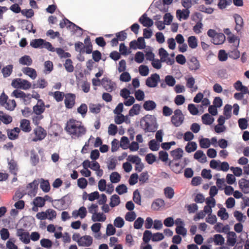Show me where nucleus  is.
Returning a JSON list of instances; mask_svg holds the SVG:
<instances>
[{"label":"nucleus","instance_id":"nucleus-1","mask_svg":"<svg viewBox=\"0 0 249 249\" xmlns=\"http://www.w3.org/2000/svg\"><path fill=\"white\" fill-rule=\"evenodd\" d=\"M65 130L72 139H79L87 132V128L83 123L74 119H69L67 122Z\"/></svg>","mask_w":249,"mask_h":249},{"label":"nucleus","instance_id":"nucleus-2","mask_svg":"<svg viewBox=\"0 0 249 249\" xmlns=\"http://www.w3.org/2000/svg\"><path fill=\"white\" fill-rule=\"evenodd\" d=\"M33 134L34 135L32 141L35 142L40 141L45 139L47 136V131L42 126H37L33 130Z\"/></svg>","mask_w":249,"mask_h":249},{"label":"nucleus","instance_id":"nucleus-3","mask_svg":"<svg viewBox=\"0 0 249 249\" xmlns=\"http://www.w3.org/2000/svg\"><path fill=\"white\" fill-rule=\"evenodd\" d=\"M11 85L15 88L21 89L24 90L29 89L32 86L31 83L28 81L21 78L14 79L12 82Z\"/></svg>","mask_w":249,"mask_h":249},{"label":"nucleus","instance_id":"nucleus-4","mask_svg":"<svg viewBox=\"0 0 249 249\" xmlns=\"http://www.w3.org/2000/svg\"><path fill=\"white\" fill-rule=\"evenodd\" d=\"M174 223L177 226L175 230L176 232L178 235H181L183 236H185L187 230L184 227L185 225L184 222L180 218H177L174 222L172 218V226Z\"/></svg>","mask_w":249,"mask_h":249},{"label":"nucleus","instance_id":"nucleus-5","mask_svg":"<svg viewBox=\"0 0 249 249\" xmlns=\"http://www.w3.org/2000/svg\"><path fill=\"white\" fill-rule=\"evenodd\" d=\"M184 119L182 111L179 109H176L174 111V115L172 116V124L178 126L183 123Z\"/></svg>","mask_w":249,"mask_h":249},{"label":"nucleus","instance_id":"nucleus-6","mask_svg":"<svg viewBox=\"0 0 249 249\" xmlns=\"http://www.w3.org/2000/svg\"><path fill=\"white\" fill-rule=\"evenodd\" d=\"M64 103L67 108H72L75 105L76 96L74 94L67 93L65 96Z\"/></svg>","mask_w":249,"mask_h":249},{"label":"nucleus","instance_id":"nucleus-7","mask_svg":"<svg viewBox=\"0 0 249 249\" xmlns=\"http://www.w3.org/2000/svg\"><path fill=\"white\" fill-rule=\"evenodd\" d=\"M101 84L108 92L112 91L115 89L116 86L115 82L107 77H104L102 79Z\"/></svg>","mask_w":249,"mask_h":249},{"label":"nucleus","instance_id":"nucleus-8","mask_svg":"<svg viewBox=\"0 0 249 249\" xmlns=\"http://www.w3.org/2000/svg\"><path fill=\"white\" fill-rule=\"evenodd\" d=\"M160 80V76L157 73L153 74L146 80V85L147 87L154 88L157 86L158 82Z\"/></svg>","mask_w":249,"mask_h":249},{"label":"nucleus","instance_id":"nucleus-9","mask_svg":"<svg viewBox=\"0 0 249 249\" xmlns=\"http://www.w3.org/2000/svg\"><path fill=\"white\" fill-rule=\"evenodd\" d=\"M17 235L20 237L24 243L27 244L30 242V235L28 232L25 231L23 229H19L17 230Z\"/></svg>","mask_w":249,"mask_h":249},{"label":"nucleus","instance_id":"nucleus-10","mask_svg":"<svg viewBox=\"0 0 249 249\" xmlns=\"http://www.w3.org/2000/svg\"><path fill=\"white\" fill-rule=\"evenodd\" d=\"M8 138L11 140H15L18 138L20 129L18 127H15L13 129H7L6 130Z\"/></svg>","mask_w":249,"mask_h":249},{"label":"nucleus","instance_id":"nucleus-11","mask_svg":"<svg viewBox=\"0 0 249 249\" xmlns=\"http://www.w3.org/2000/svg\"><path fill=\"white\" fill-rule=\"evenodd\" d=\"M139 21L144 26L150 27L153 24V20L147 17L146 13L143 14L139 19Z\"/></svg>","mask_w":249,"mask_h":249},{"label":"nucleus","instance_id":"nucleus-12","mask_svg":"<svg viewBox=\"0 0 249 249\" xmlns=\"http://www.w3.org/2000/svg\"><path fill=\"white\" fill-rule=\"evenodd\" d=\"M141 125L143 126L145 132H154L157 130V127L151 121H144L142 122Z\"/></svg>","mask_w":249,"mask_h":249},{"label":"nucleus","instance_id":"nucleus-13","mask_svg":"<svg viewBox=\"0 0 249 249\" xmlns=\"http://www.w3.org/2000/svg\"><path fill=\"white\" fill-rule=\"evenodd\" d=\"M189 69L191 71L198 70L200 67L199 61L195 57H192L188 62Z\"/></svg>","mask_w":249,"mask_h":249},{"label":"nucleus","instance_id":"nucleus-14","mask_svg":"<svg viewBox=\"0 0 249 249\" xmlns=\"http://www.w3.org/2000/svg\"><path fill=\"white\" fill-rule=\"evenodd\" d=\"M45 110V105L42 100H38L37 104L33 107V111L36 115H40Z\"/></svg>","mask_w":249,"mask_h":249},{"label":"nucleus","instance_id":"nucleus-15","mask_svg":"<svg viewBox=\"0 0 249 249\" xmlns=\"http://www.w3.org/2000/svg\"><path fill=\"white\" fill-rule=\"evenodd\" d=\"M20 129L26 133L30 132L32 130L31 124L29 120L27 119H22L20 123Z\"/></svg>","mask_w":249,"mask_h":249},{"label":"nucleus","instance_id":"nucleus-16","mask_svg":"<svg viewBox=\"0 0 249 249\" xmlns=\"http://www.w3.org/2000/svg\"><path fill=\"white\" fill-rule=\"evenodd\" d=\"M92 238L89 235H85L80 238L79 246L89 247L92 243Z\"/></svg>","mask_w":249,"mask_h":249},{"label":"nucleus","instance_id":"nucleus-17","mask_svg":"<svg viewBox=\"0 0 249 249\" xmlns=\"http://www.w3.org/2000/svg\"><path fill=\"white\" fill-rule=\"evenodd\" d=\"M227 243L229 246L233 247L236 242L237 236L233 231H229L227 233Z\"/></svg>","mask_w":249,"mask_h":249},{"label":"nucleus","instance_id":"nucleus-18","mask_svg":"<svg viewBox=\"0 0 249 249\" xmlns=\"http://www.w3.org/2000/svg\"><path fill=\"white\" fill-rule=\"evenodd\" d=\"M225 36L223 33H217L215 36L212 39V42L215 45L222 44L225 41Z\"/></svg>","mask_w":249,"mask_h":249},{"label":"nucleus","instance_id":"nucleus-19","mask_svg":"<svg viewBox=\"0 0 249 249\" xmlns=\"http://www.w3.org/2000/svg\"><path fill=\"white\" fill-rule=\"evenodd\" d=\"M240 188L245 194L249 193V180L242 178L239 181Z\"/></svg>","mask_w":249,"mask_h":249},{"label":"nucleus","instance_id":"nucleus-20","mask_svg":"<svg viewBox=\"0 0 249 249\" xmlns=\"http://www.w3.org/2000/svg\"><path fill=\"white\" fill-rule=\"evenodd\" d=\"M238 45L239 43L238 42L237 43V45L233 47L232 50H230L228 52V55L230 58L233 59H237L240 57V53L237 50Z\"/></svg>","mask_w":249,"mask_h":249},{"label":"nucleus","instance_id":"nucleus-21","mask_svg":"<svg viewBox=\"0 0 249 249\" xmlns=\"http://www.w3.org/2000/svg\"><path fill=\"white\" fill-rule=\"evenodd\" d=\"M235 21L236 23V26L235 29L237 32L241 30L243 26V20L242 18L238 14H235L234 16Z\"/></svg>","mask_w":249,"mask_h":249},{"label":"nucleus","instance_id":"nucleus-22","mask_svg":"<svg viewBox=\"0 0 249 249\" xmlns=\"http://www.w3.org/2000/svg\"><path fill=\"white\" fill-rule=\"evenodd\" d=\"M67 23H69V25H68L67 28H71V26H72L73 28L76 27V28H78L80 30H82L81 28L76 25L75 24L73 23L72 22L70 21L67 18H65L63 21H61L59 23V26L61 28H64L65 27L67 26Z\"/></svg>","mask_w":249,"mask_h":249},{"label":"nucleus","instance_id":"nucleus-23","mask_svg":"<svg viewBox=\"0 0 249 249\" xmlns=\"http://www.w3.org/2000/svg\"><path fill=\"white\" fill-rule=\"evenodd\" d=\"M22 71L24 74L28 75L33 79H35L37 76L36 70L32 68H24L23 69Z\"/></svg>","mask_w":249,"mask_h":249},{"label":"nucleus","instance_id":"nucleus-24","mask_svg":"<svg viewBox=\"0 0 249 249\" xmlns=\"http://www.w3.org/2000/svg\"><path fill=\"white\" fill-rule=\"evenodd\" d=\"M84 43L86 44L84 45V49H85V52L88 54H90L92 53V45L90 42V38L89 36H87L84 39Z\"/></svg>","mask_w":249,"mask_h":249},{"label":"nucleus","instance_id":"nucleus-25","mask_svg":"<svg viewBox=\"0 0 249 249\" xmlns=\"http://www.w3.org/2000/svg\"><path fill=\"white\" fill-rule=\"evenodd\" d=\"M12 117L8 115H7L2 111H0V122L1 121L4 124H7L12 122Z\"/></svg>","mask_w":249,"mask_h":249},{"label":"nucleus","instance_id":"nucleus-26","mask_svg":"<svg viewBox=\"0 0 249 249\" xmlns=\"http://www.w3.org/2000/svg\"><path fill=\"white\" fill-rule=\"evenodd\" d=\"M91 219L94 222H104L106 220V216L103 213H96L92 214Z\"/></svg>","mask_w":249,"mask_h":249},{"label":"nucleus","instance_id":"nucleus-27","mask_svg":"<svg viewBox=\"0 0 249 249\" xmlns=\"http://www.w3.org/2000/svg\"><path fill=\"white\" fill-rule=\"evenodd\" d=\"M215 245L221 246L224 243L225 239L222 235L217 234H215L212 239Z\"/></svg>","mask_w":249,"mask_h":249},{"label":"nucleus","instance_id":"nucleus-28","mask_svg":"<svg viewBox=\"0 0 249 249\" xmlns=\"http://www.w3.org/2000/svg\"><path fill=\"white\" fill-rule=\"evenodd\" d=\"M202 121L206 125H211L214 121V118L209 113H205L202 115Z\"/></svg>","mask_w":249,"mask_h":249},{"label":"nucleus","instance_id":"nucleus-29","mask_svg":"<svg viewBox=\"0 0 249 249\" xmlns=\"http://www.w3.org/2000/svg\"><path fill=\"white\" fill-rule=\"evenodd\" d=\"M13 65H8L4 67L1 70V72L4 77H9L13 71Z\"/></svg>","mask_w":249,"mask_h":249},{"label":"nucleus","instance_id":"nucleus-30","mask_svg":"<svg viewBox=\"0 0 249 249\" xmlns=\"http://www.w3.org/2000/svg\"><path fill=\"white\" fill-rule=\"evenodd\" d=\"M164 200L161 199H156L152 204L151 208L154 210H159L162 206L164 205Z\"/></svg>","mask_w":249,"mask_h":249},{"label":"nucleus","instance_id":"nucleus-31","mask_svg":"<svg viewBox=\"0 0 249 249\" xmlns=\"http://www.w3.org/2000/svg\"><path fill=\"white\" fill-rule=\"evenodd\" d=\"M233 86L235 89L238 91H240L244 93H247L248 92V88L243 86L242 82L239 80L237 81L234 84Z\"/></svg>","mask_w":249,"mask_h":249},{"label":"nucleus","instance_id":"nucleus-32","mask_svg":"<svg viewBox=\"0 0 249 249\" xmlns=\"http://www.w3.org/2000/svg\"><path fill=\"white\" fill-rule=\"evenodd\" d=\"M44 40L41 38L33 39L30 42V45L34 48H42Z\"/></svg>","mask_w":249,"mask_h":249},{"label":"nucleus","instance_id":"nucleus-33","mask_svg":"<svg viewBox=\"0 0 249 249\" xmlns=\"http://www.w3.org/2000/svg\"><path fill=\"white\" fill-rule=\"evenodd\" d=\"M120 197L117 195H113L110 197V202L109 205L113 208L119 205L120 203Z\"/></svg>","mask_w":249,"mask_h":249},{"label":"nucleus","instance_id":"nucleus-34","mask_svg":"<svg viewBox=\"0 0 249 249\" xmlns=\"http://www.w3.org/2000/svg\"><path fill=\"white\" fill-rule=\"evenodd\" d=\"M189 14L190 11L188 9L178 10L177 11V16L183 19H187L189 16Z\"/></svg>","mask_w":249,"mask_h":249},{"label":"nucleus","instance_id":"nucleus-35","mask_svg":"<svg viewBox=\"0 0 249 249\" xmlns=\"http://www.w3.org/2000/svg\"><path fill=\"white\" fill-rule=\"evenodd\" d=\"M194 157L195 159L200 160L201 162L206 161V157L202 150L197 151L194 154Z\"/></svg>","mask_w":249,"mask_h":249},{"label":"nucleus","instance_id":"nucleus-36","mask_svg":"<svg viewBox=\"0 0 249 249\" xmlns=\"http://www.w3.org/2000/svg\"><path fill=\"white\" fill-rule=\"evenodd\" d=\"M185 151L188 153H191L197 149L196 143L195 142H189L185 146Z\"/></svg>","mask_w":249,"mask_h":249},{"label":"nucleus","instance_id":"nucleus-37","mask_svg":"<svg viewBox=\"0 0 249 249\" xmlns=\"http://www.w3.org/2000/svg\"><path fill=\"white\" fill-rule=\"evenodd\" d=\"M143 107L145 110L150 111L156 108V104L154 101L149 100L144 102Z\"/></svg>","mask_w":249,"mask_h":249},{"label":"nucleus","instance_id":"nucleus-38","mask_svg":"<svg viewBox=\"0 0 249 249\" xmlns=\"http://www.w3.org/2000/svg\"><path fill=\"white\" fill-rule=\"evenodd\" d=\"M2 107L8 110L13 111L16 107V103L14 100H8Z\"/></svg>","mask_w":249,"mask_h":249},{"label":"nucleus","instance_id":"nucleus-39","mask_svg":"<svg viewBox=\"0 0 249 249\" xmlns=\"http://www.w3.org/2000/svg\"><path fill=\"white\" fill-rule=\"evenodd\" d=\"M19 62L22 65L30 66L32 64L33 61L29 56L24 55L19 59Z\"/></svg>","mask_w":249,"mask_h":249},{"label":"nucleus","instance_id":"nucleus-40","mask_svg":"<svg viewBox=\"0 0 249 249\" xmlns=\"http://www.w3.org/2000/svg\"><path fill=\"white\" fill-rule=\"evenodd\" d=\"M9 169L10 172L15 175H17L18 171L17 162L13 160H11L8 163Z\"/></svg>","mask_w":249,"mask_h":249},{"label":"nucleus","instance_id":"nucleus-41","mask_svg":"<svg viewBox=\"0 0 249 249\" xmlns=\"http://www.w3.org/2000/svg\"><path fill=\"white\" fill-rule=\"evenodd\" d=\"M33 204L36 207H43L45 203L42 197L37 196L34 199Z\"/></svg>","mask_w":249,"mask_h":249},{"label":"nucleus","instance_id":"nucleus-42","mask_svg":"<svg viewBox=\"0 0 249 249\" xmlns=\"http://www.w3.org/2000/svg\"><path fill=\"white\" fill-rule=\"evenodd\" d=\"M189 46L192 49H195L197 46V39L195 36H191L188 38Z\"/></svg>","mask_w":249,"mask_h":249},{"label":"nucleus","instance_id":"nucleus-43","mask_svg":"<svg viewBox=\"0 0 249 249\" xmlns=\"http://www.w3.org/2000/svg\"><path fill=\"white\" fill-rule=\"evenodd\" d=\"M199 142L202 148H208L211 145V141L208 138H202L199 140Z\"/></svg>","mask_w":249,"mask_h":249},{"label":"nucleus","instance_id":"nucleus-44","mask_svg":"<svg viewBox=\"0 0 249 249\" xmlns=\"http://www.w3.org/2000/svg\"><path fill=\"white\" fill-rule=\"evenodd\" d=\"M152 238V233L151 231L146 230L144 231L142 240L145 244H147Z\"/></svg>","mask_w":249,"mask_h":249},{"label":"nucleus","instance_id":"nucleus-45","mask_svg":"<svg viewBox=\"0 0 249 249\" xmlns=\"http://www.w3.org/2000/svg\"><path fill=\"white\" fill-rule=\"evenodd\" d=\"M101 106L99 104H90L89 106V109L93 113H99L101 111Z\"/></svg>","mask_w":249,"mask_h":249},{"label":"nucleus","instance_id":"nucleus-46","mask_svg":"<svg viewBox=\"0 0 249 249\" xmlns=\"http://www.w3.org/2000/svg\"><path fill=\"white\" fill-rule=\"evenodd\" d=\"M195 83V80L193 77H191L187 79L186 86L189 89H194L193 91H196L197 89V87L196 86L194 87Z\"/></svg>","mask_w":249,"mask_h":249},{"label":"nucleus","instance_id":"nucleus-47","mask_svg":"<svg viewBox=\"0 0 249 249\" xmlns=\"http://www.w3.org/2000/svg\"><path fill=\"white\" fill-rule=\"evenodd\" d=\"M121 176L116 172H113L110 175V180L112 183H116L120 181Z\"/></svg>","mask_w":249,"mask_h":249},{"label":"nucleus","instance_id":"nucleus-48","mask_svg":"<svg viewBox=\"0 0 249 249\" xmlns=\"http://www.w3.org/2000/svg\"><path fill=\"white\" fill-rule=\"evenodd\" d=\"M40 188L45 193L49 192L50 190V183L48 180L42 179L40 182Z\"/></svg>","mask_w":249,"mask_h":249},{"label":"nucleus","instance_id":"nucleus-49","mask_svg":"<svg viewBox=\"0 0 249 249\" xmlns=\"http://www.w3.org/2000/svg\"><path fill=\"white\" fill-rule=\"evenodd\" d=\"M159 53L160 58V61H166L168 56V53L167 51L163 48H161L159 50Z\"/></svg>","mask_w":249,"mask_h":249},{"label":"nucleus","instance_id":"nucleus-50","mask_svg":"<svg viewBox=\"0 0 249 249\" xmlns=\"http://www.w3.org/2000/svg\"><path fill=\"white\" fill-rule=\"evenodd\" d=\"M64 67L68 72H71L74 70L72 62L71 59H66L64 64Z\"/></svg>","mask_w":249,"mask_h":249},{"label":"nucleus","instance_id":"nucleus-51","mask_svg":"<svg viewBox=\"0 0 249 249\" xmlns=\"http://www.w3.org/2000/svg\"><path fill=\"white\" fill-rule=\"evenodd\" d=\"M47 82L44 79H38L36 84L33 85L34 88L43 89L47 86Z\"/></svg>","mask_w":249,"mask_h":249},{"label":"nucleus","instance_id":"nucleus-52","mask_svg":"<svg viewBox=\"0 0 249 249\" xmlns=\"http://www.w3.org/2000/svg\"><path fill=\"white\" fill-rule=\"evenodd\" d=\"M141 106L139 104H135L133 107L129 111V115L130 116H133L134 115H137L139 113Z\"/></svg>","mask_w":249,"mask_h":249},{"label":"nucleus","instance_id":"nucleus-53","mask_svg":"<svg viewBox=\"0 0 249 249\" xmlns=\"http://www.w3.org/2000/svg\"><path fill=\"white\" fill-rule=\"evenodd\" d=\"M116 192L120 195L126 193L127 191L126 186L124 184L119 185L116 188Z\"/></svg>","mask_w":249,"mask_h":249},{"label":"nucleus","instance_id":"nucleus-54","mask_svg":"<svg viewBox=\"0 0 249 249\" xmlns=\"http://www.w3.org/2000/svg\"><path fill=\"white\" fill-rule=\"evenodd\" d=\"M218 216L220 217L222 220H226L229 217V214L226 212V209L224 208H221L217 213Z\"/></svg>","mask_w":249,"mask_h":249},{"label":"nucleus","instance_id":"nucleus-55","mask_svg":"<svg viewBox=\"0 0 249 249\" xmlns=\"http://www.w3.org/2000/svg\"><path fill=\"white\" fill-rule=\"evenodd\" d=\"M228 53H226L224 50H220L218 54V58L220 61H225L228 59Z\"/></svg>","mask_w":249,"mask_h":249},{"label":"nucleus","instance_id":"nucleus-56","mask_svg":"<svg viewBox=\"0 0 249 249\" xmlns=\"http://www.w3.org/2000/svg\"><path fill=\"white\" fill-rule=\"evenodd\" d=\"M53 94L54 98L58 102L62 101L65 96L64 92L59 91H55Z\"/></svg>","mask_w":249,"mask_h":249},{"label":"nucleus","instance_id":"nucleus-57","mask_svg":"<svg viewBox=\"0 0 249 249\" xmlns=\"http://www.w3.org/2000/svg\"><path fill=\"white\" fill-rule=\"evenodd\" d=\"M148 145L152 151H157L160 147L159 143H158L155 140H151L148 143Z\"/></svg>","mask_w":249,"mask_h":249},{"label":"nucleus","instance_id":"nucleus-58","mask_svg":"<svg viewBox=\"0 0 249 249\" xmlns=\"http://www.w3.org/2000/svg\"><path fill=\"white\" fill-rule=\"evenodd\" d=\"M88 111V107L85 104H82L79 107L77 108V112L81 114L82 116H85Z\"/></svg>","mask_w":249,"mask_h":249},{"label":"nucleus","instance_id":"nucleus-59","mask_svg":"<svg viewBox=\"0 0 249 249\" xmlns=\"http://www.w3.org/2000/svg\"><path fill=\"white\" fill-rule=\"evenodd\" d=\"M124 219L121 217H117L114 221V226L118 228L123 227L124 225Z\"/></svg>","mask_w":249,"mask_h":249},{"label":"nucleus","instance_id":"nucleus-60","mask_svg":"<svg viewBox=\"0 0 249 249\" xmlns=\"http://www.w3.org/2000/svg\"><path fill=\"white\" fill-rule=\"evenodd\" d=\"M123 72L120 76V80L121 81L127 82L131 80V76L128 72L123 71Z\"/></svg>","mask_w":249,"mask_h":249},{"label":"nucleus","instance_id":"nucleus-61","mask_svg":"<svg viewBox=\"0 0 249 249\" xmlns=\"http://www.w3.org/2000/svg\"><path fill=\"white\" fill-rule=\"evenodd\" d=\"M143 219L141 217H138L134 223V228L136 229H140L143 224Z\"/></svg>","mask_w":249,"mask_h":249},{"label":"nucleus","instance_id":"nucleus-62","mask_svg":"<svg viewBox=\"0 0 249 249\" xmlns=\"http://www.w3.org/2000/svg\"><path fill=\"white\" fill-rule=\"evenodd\" d=\"M136 217V214L134 212H127L125 216V219L129 222L133 221Z\"/></svg>","mask_w":249,"mask_h":249},{"label":"nucleus","instance_id":"nucleus-63","mask_svg":"<svg viewBox=\"0 0 249 249\" xmlns=\"http://www.w3.org/2000/svg\"><path fill=\"white\" fill-rule=\"evenodd\" d=\"M139 72L142 76H145L148 74L149 69L147 66L141 65L139 69Z\"/></svg>","mask_w":249,"mask_h":249},{"label":"nucleus","instance_id":"nucleus-64","mask_svg":"<svg viewBox=\"0 0 249 249\" xmlns=\"http://www.w3.org/2000/svg\"><path fill=\"white\" fill-rule=\"evenodd\" d=\"M238 124L241 129H246L248 127V121L245 118L239 119L238 120Z\"/></svg>","mask_w":249,"mask_h":249}]
</instances>
